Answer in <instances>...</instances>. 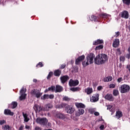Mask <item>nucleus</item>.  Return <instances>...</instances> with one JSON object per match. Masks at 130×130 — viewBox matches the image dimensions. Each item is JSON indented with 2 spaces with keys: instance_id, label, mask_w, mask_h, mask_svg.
<instances>
[{
  "instance_id": "obj_1",
  "label": "nucleus",
  "mask_w": 130,
  "mask_h": 130,
  "mask_svg": "<svg viewBox=\"0 0 130 130\" xmlns=\"http://www.w3.org/2000/svg\"><path fill=\"white\" fill-rule=\"evenodd\" d=\"M108 60V57L106 54H99L94 59V62L96 64H103Z\"/></svg>"
},
{
  "instance_id": "obj_2",
  "label": "nucleus",
  "mask_w": 130,
  "mask_h": 130,
  "mask_svg": "<svg viewBox=\"0 0 130 130\" xmlns=\"http://www.w3.org/2000/svg\"><path fill=\"white\" fill-rule=\"evenodd\" d=\"M94 57H95V56L94 55V54L90 53L87 56V62H83L82 65L83 67H87V66H88V64H91V63H93V60L94 59Z\"/></svg>"
},
{
  "instance_id": "obj_3",
  "label": "nucleus",
  "mask_w": 130,
  "mask_h": 130,
  "mask_svg": "<svg viewBox=\"0 0 130 130\" xmlns=\"http://www.w3.org/2000/svg\"><path fill=\"white\" fill-rule=\"evenodd\" d=\"M36 121L37 123H39V124L45 125V124H47L48 121L45 118H38L36 119Z\"/></svg>"
},
{
  "instance_id": "obj_4",
  "label": "nucleus",
  "mask_w": 130,
  "mask_h": 130,
  "mask_svg": "<svg viewBox=\"0 0 130 130\" xmlns=\"http://www.w3.org/2000/svg\"><path fill=\"white\" fill-rule=\"evenodd\" d=\"M130 90V87L129 85L126 84H123L120 87V92L121 93H127Z\"/></svg>"
},
{
  "instance_id": "obj_5",
  "label": "nucleus",
  "mask_w": 130,
  "mask_h": 130,
  "mask_svg": "<svg viewBox=\"0 0 130 130\" xmlns=\"http://www.w3.org/2000/svg\"><path fill=\"white\" fill-rule=\"evenodd\" d=\"M26 91H27V90L26 89V88L23 87L20 91V96L19 97V100L22 101V100H24V99H26V96H27V94H26Z\"/></svg>"
},
{
  "instance_id": "obj_6",
  "label": "nucleus",
  "mask_w": 130,
  "mask_h": 130,
  "mask_svg": "<svg viewBox=\"0 0 130 130\" xmlns=\"http://www.w3.org/2000/svg\"><path fill=\"white\" fill-rule=\"evenodd\" d=\"M31 95H35L37 98H39L42 95V93H40L39 91L34 89L31 91Z\"/></svg>"
},
{
  "instance_id": "obj_7",
  "label": "nucleus",
  "mask_w": 130,
  "mask_h": 130,
  "mask_svg": "<svg viewBox=\"0 0 130 130\" xmlns=\"http://www.w3.org/2000/svg\"><path fill=\"white\" fill-rule=\"evenodd\" d=\"M78 85H79V81L78 80H73V79H71L69 81V85L70 87L78 86Z\"/></svg>"
},
{
  "instance_id": "obj_8",
  "label": "nucleus",
  "mask_w": 130,
  "mask_h": 130,
  "mask_svg": "<svg viewBox=\"0 0 130 130\" xmlns=\"http://www.w3.org/2000/svg\"><path fill=\"white\" fill-rule=\"evenodd\" d=\"M66 110L67 113H69V114H72V113H74V111H75V109L72 107L71 106H68L66 107Z\"/></svg>"
},
{
  "instance_id": "obj_9",
  "label": "nucleus",
  "mask_w": 130,
  "mask_h": 130,
  "mask_svg": "<svg viewBox=\"0 0 130 130\" xmlns=\"http://www.w3.org/2000/svg\"><path fill=\"white\" fill-rule=\"evenodd\" d=\"M99 100V94L96 93L90 99L91 102H97Z\"/></svg>"
},
{
  "instance_id": "obj_10",
  "label": "nucleus",
  "mask_w": 130,
  "mask_h": 130,
  "mask_svg": "<svg viewBox=\"0 0 130 130\" xmlns=\"http://www.w3.org/2000/svg\"><path fill=\"white\" fill-rule=\"evenodd\" d=\"M85 59V56L84 55H82L79 56L75 61L76 64H80L81 63V61H82Z\"/></svg>"
},
{
  "instance_id": "obj_11",
  "label": "nucleus",
  "mask_w": 130,
  "mask_h": 130,
  "mask_svg": "<svg viewBox=\"0 0 130 130\" xmlns=\"http://www.w3.org/2000/svg\"><path fill=\"white\" fill-rule=\"evenodd\" d=\"M34 109L36 113H37V112L39 113L40 111H42V107L37 104H35L34 106Z\"/></svg>"
},
{
  "instance_id": "obj_12",
  "label": "nucleus",
  "mask_w": 130,
  "mask_h": 130,
  "mask_svg": "<svg viewBox=\"0 0 130 130\" xmlns=\"http://www.w3.org/2000/svg\"><path fill=\"white\" fill-rule=\"evenodd\" d=\"M70 79V77H69V76L66 75V76H63L60 77V80L61 83H62V84H64V83H66V82H67V81H68V80Z\"/></svg>"
},
{
  "instance_id": "obj_13",
  "label": "nucleus",
  "mask_w": 130,
  "mask_h": 130,
  "mask_svg": "<svg viewBox=\"0 0 130 130\" xmlns=\"http://www.w3.org/2000/svg\"><path fill=\"white\" fill-rule=\"evenodd\" d=\"M105 98L106 100H108L109 101H113V100H114L113 96H112V95L111 94H107L105 96Z\"/></svg>"
},
{
  "instance_id": "obj_14",
  "label": "nucleus",
  "mask_w": 130,
  "mask_h": 130,
  "mask_svg": "<svg viewBox=\"0 0 130 130\" xmlns=\"http://www.w3.org/2000/svg\"><path fill=\"white\" fill-rule=\"evenodd\" d=\"M85 92L86 93L87 95H90L93 93V88L91 87H87L85 89Z\"/></svg>"
},
{
  "instance_id": "obj_15",
  "label": "nucleus",
  "mask_w": 130,
  "mask_h": 130,
  "mask_svg": "<svg viewBox=\"0 0 130 130\" xmlns=\"http://www.w3.org/2000/svg\"><path fill=\"white\" fill-rule=\"evenodd\" d=\"M118 46H119V40L116 39L113 43V47L116 48V47H118Z\"/></svg>"
},
{
  "instance_id": "obj_16",
  "label": "nucleus",
  "mask_w": 130,
  "mask_h": 130,
  "mask_svg": "<svg viewBox=\"0 0 130 130\" xmlns=\"http://www.w3.org/2000/svg\"><path fill=\"white\" fill-rule=\"evenodd\" d=\"M104 43V41L103 40H97L93 42V45H98L99 44H103Z\"/></svg>"
},
{
  "instance_id": "obj_17",
  "label": "nucleus",
  "mask_w": 130,
  "mask_h": 130,
  "mask_svg": "<svg viewBox=\"0 0 130 130\" xmlns=\"http://www.w3.org/2000/svg\"><path fill=\"white\" fill-rule=\"evenodd\" d=\"M75 106L77 108H85L86 107V106L82 103H76Z\"/></svg>"
},
{
  "instance_id": "obj_18",
  "label": "nucleus",
  "mask_w": 130,
  "mask_h": 130,
  "mask_svg": "<svg viewBox=\"0 0 130 130\" xmlns=\"http://www.w3.org/2000/svg\"><path fill=\"white\" fill-rule=\"evenodd\" d=\"M84 113H85V110H84V109H79V110L76 112V115L80 116V115H83Z\"/></svg>"
},
{
  "instance_id": "obj_19",
  "label": "nucleus",
  "mask_w": 130,
  "mask_h": 130,
  "mask_svg": "<svg viewBox=\"0 0 130 130\" xmlns=\"http://www.w3.org/2000/svg\"><path fill=\"white\" fill-rule=\"evenodd\" d=\"M122 18H124L125 19L128 18V12L126 11H124L121 14Z\"/></svg>"
},
{
  "instance_id": "obj_20",
  "label": "nucleus",
  "mask_w": 130,
  "mask_h": 130,
  "mask_svg": "<svg viewBox=\"0 0 130 130\" xmlns=\"http://www.w3.org/2000/svg\"><path fill=\"white\" fill-rule=\"evenodd\" d=\"M122 116V112L120 111H117L116 112V117L117 119H119V118H121Z\"/></svg>"
},
{
  "instance_id": "obj_21",
  "label": "nucleus",
  "mask_w": 130,
  "mask_h": 130,
  "mask_svg": "<svg viewBox=\"0 0 130 130\" xmlns=\"http://www.w3.org/2000/svg\"><path fill=\"white\" fill-rule=\"evenodd\" d=\"M4 113L6 115H11V116L14 115V112L11 111V110L9 109L5 110L4 111Z\"/></svg>"
},
{
  "instance_id": "obj_22",
  "label": "nucleus",
  "mask_w": 130,
  "mask_h": 130,
  "mask_svg": "<svg viewBox=\"0 0 130 130\" xmlns=\"http://www.w3.org/2000/svg\"><path fill=\"white\" fill-rule=\"evenodd\" d=\"M103 82H105V83L107 82H111L112 81V77L111 76H109L107 77H105L103 79Z\"/></svg>"
},
{
  "instance_id": "obj_23",
  "label": "nucleus",
  "mask_w": 130,
  "mask_h": 130,
  "mask_svg": "<svg viewBox=\"0 0 130 130\" xmlns=\"http://www.w3.org/2000/svg\"><path fill=\"white\" fill-rule=\"evenodd\" d=\"M56 117L60 118V119H64L66 118V116L61 113H57L56 115Z\"/></svg>"
},
{
  "instance_id": "obj_24",
  "label": "nucleus",
  "mask_w": 130,
  "mask_h": 130,
  "mask_svg": "<svg viewBox=\"0 0 130 130\" xmlns=\"http://www.w3.org/2000/svg\"><path fill=\"white\" fill-rule=\"evenodd\" d=\"M60 74H61V71H60L59 70H55L54 72V75L56 77H59V76H60Z\"/></svg>"
},
{
  "instance_id": "obj_25",
  "label": "nucleus",
  "mask_w": 130,
  "mask_h": 130,
  "mask_svg": "<svg viewBox=\"0 0 130 130\" xmlns=\"http://www.w3.org/2000/svg\"><path fill=\"white\" fill-rule=\"evenodd\" d=\"M22 115L24 118L25 122H28V121H29V120H30V118H29L28 117V115H27V114H25V113H23Z\"/></svg>"
},
{
  "instance_id": "obj_26",
  "label": "nucleus",
  "mask_w": 130,
  "mask_h": 130,
  "mask_svg": "<svg viewBox=\"0 0 130 130\" xmlns=\"http://www.w3.org/2000/svg\"><path fill=\"white\" fill-rule=\"evenodd\" d=\"M62 91V87L59 85L56 86V89H55V92L57 93V92H61Z\"/></svg>"
},
{
  "instance_id": "obj_27",
  "label": "nucleus",
  "mask_w": 130,
  "mask_h": 130,
  "mask_svg": "<svg viewBox=\"0 0 130 130\" xmlns=\"http://www.w3.org/2000/svg\"><path fill=\"white\" fill-rule=\"evenodd\" d=\"M11 108L14 109V108H16L17 106H18V103L16 102H13L11 104Z\"/></svg>"
},
{
  "instance_id": "obj_28",
  "label": "nucleus",
  "mask_w": 130,
  "mask_h": 130,
  "mask_svg": "<svg viewBox=\"0 0 130 130\" xmlns=\"http://www.w3.org/2000/svg\"><path fill=\"white\" fill-rule=\"evenodd\" d=\"M103 47H104V46H103V45H100L99 46H96L95 48V50H100L101 49H103Z\"/></svg>"
},
{
  "instance_id": "obj_29",
  "label": "nucleus",
  "mask_w": 130,
  "mask_h": 130,
  "mask_svg": "<svg viewBox=\"0 0 130 130\" xmlns=\"http://www.w3.org/2000/svg\"><path fill=\"white\" fill-rule=\"evenodd\" d=\"M2 128L4 130H11V128L9 125H5L2 127Z\"/></svg>"
},
{
  "instance_id": "obj_30",
  "label": "nucleus",
  "mask_w": 130,
  "mask_h": 130,
  "mask_svg": "<svg viewBox=\"0 0 130 130\" xmlns=\"http://www.w3.org/2000/svg\"><path fill=\"white\" fill-rule=\"evenodd\" d=\"M49 95L48 94H44L42 98L41 99L42 100H45V99H49Z\"/></svg>"
},
{
  "instance_id": "obj_31",
  "label": "nucleus",
  "mask_w": 130,
  "mask_h": 130,
  "mask_svg": "<svg viewBox=\"0 0 130 130\" xmlns=\"http://www.w3.org/2000/svg\"><path fill=\"white\" fill-rule=\"evenodd\" d=\"M123 4L126 5L127 6H129L130 5V0H122Z\"/></svg>"
},
{
  "instance_id": "obj_32",
  "label": "nucleus",
  "mask_w": 130,
  "mask_h": 130,
  "mask_svg": "<svg viewBox=\"0 0 130 130\" xmlns=\"http://www.w3.org/2000/svg\"><path fill=\"white\" fill-rule=\"evenodd\" d=\"M51 108H52V105L48 104L46 106V109H45V110H48V109Z\"/></svg>"
},
{
  "instance_id": "obj_33",
  "label": "nucleus",
  "mask_w": 130,
  "mask_h": 130,
  "mask_svg": "<svg viewBox=\"0 0 130 130\" xmlns=\"http://www.w3.org/2000/svg\"><path fill=\"white\" fill-rule=\"evenodd\" d=\"M49 91H52V92H54L55 91V87L51 86V87L48 88Z\"/></svg>"
},
{
  "instance_id": "obj_34",
  "label": "nucleus",
  "mask_w": 130,
  "mask_h": 130,
  "mask_svg": "<svg viewBox=\"0 0 130 130\" xmlns=\"http://www.w3.org/2000/svg\"><path fill=\"white\" fill-rule=\"evenodd\" d=\"M114 96H117L118 95V90L117 89H114L113 90Z\"/></svg>"
},
{
  "instance_id": "obj_35",
  "label": "nucleus",
  "mask_w": 130,
  "mask_h": 130,
  "mask_svg": "<svg viewBox=\"0 0 130 130\" xmlns=\"http://www.w3.org/2000/svg\"><path fill=\"white\" fill-rule=\"evenodd\" d=\"M109 16V15L107 14H105V13L102 14V17L103 18H105L106 19H107V18H108Z\"/></svg>"
},
{
  "instance_id": "obj_36",
  "label": "nucleus",
  "mask_w": 130,
  "mask_h": 130,
  "mask_svg": "<svg viewBox=\"0 0 130 130\" xmlns=\"http://www.w3.org/2000/svg\"><path fill=\"white\" fill-rule=\"evenodd\" d=\"M53 75V73L52 72H49L48 76H47V79H50V78H51V77H52V75Z\"/></svg>"
},
{
  "instance_id": "obj_37",
  "label": "nucleus",
  "mask_w": 130,
  "mask_h": 130,
  "mask_svg": "<svg viewBox=\"0 0 130 130\" xmlns=\"http://www.w3.org/2000/svg\"><path fill=\"white\" fill-rule=\"evenodd\" d=\"M62 99L63 101H70L71 100V99L68 96H64Z\"/></svg>"
},
{
  "instance_id": "obj_38",
  "label": "nucleus",
  "mask_w": 130,
  "mask_h": 130,
  "mask_svg": "<svg viewBox=\"0 0 130 130\" xmlns=\"http://www.w3.org/2000/svg\"><path fill=\"white\" fill-rule=\"evenodd\" d=\"M115 86H116V84H111L109 85V88L110 89H113L114 88H115Z\"/></svg>"
},
{
  "instance_id": "obj_39",
  "label": "nucleus",
  "mask_w": 130,
  "mask_h": 130,
  "mask_svg": "<svg viewBox=\"0 0 130 130\" xmlns=\"http://www.w3.org/2000/svg\"><path fill=\"white\" fill-rule=\"evenodd\" d=\"M42 67H43V63H42V62H40L37 65V68H42Z\"/></svg>"
},
{
  "instance_id": "obj_40",
  "label": "nucleus",
  "mask_w": 130,
  "mask_h": 130,
  "mask_svg": "<svg viewBox=\"0 0 130 130\" xmlns=\"http://www.w3.org/2000/svg\"><path fill=\"white\" fill-rule=\"evenodd\" d=\"M71 91H73V92H75L76 91H78L79 90V88L78 87H73L71 88Z\"/></svg>"
},
{
  "instance_id": "obj_41",
  "label": "nucleus",
  "mask_w": 130,
  "mask_h": 130,
  "mask_svg": "<svg viewBox=\"0 0 130 130\" xmlns=\"http://www.w3.org/2000/svg\"><path fill=\"white\" fill-rule=\"evenodd\" d=\"M120 60L121 61H124L125 60V58L124 57V56H120Z\"/></svg>"
},
{
  "instance_id": "obj_42",
  "label": "nucleus",
  "mask_w": 130,
  "mask_h": 130,
  "mask_svg": "<svg viewBox=\"0 0 130 130\" xmlns=\"http://www.w3.org/2000/svg\"><path fill=\"white\" fill-rule=\"evenodd\" d=\"M66 106V105L64 104H61L59 106V107H57V108H62V107H64Z\"/></svg>"
},
{
  "instance_id": "obj_43",
  "label": "nucleus",
  "mask_w": 130,
  "mask_h": 130,
  "mask_svg": "<svg viewBox=\"0 0 130 130\" xmlns=\"http://www.w3.org/2000/svg\"><path fill=\"white\" fill-rule=\"evenodd\" d=\"M54 98V95L53 94L49 95V99H53Z\"/></svg>"
},
{
  "instance_id": "obj_44",
  "label": "nucleus",
  "mask_w": 130,
  "mask_h": 130,
  "mask_svg": "<svg viewBox=\"0 0 130 130\" xmlns=\"http://www.w3.org/2000/svg\"><path fill=\"white\" fill-rule=\"evenodd\" d=\"M120 32L119 31H117L115 33V35L114 36V37H118V36H119V35H120Z\"/></svg>"
},
{
  "instance_id": "obj_45",
  "label": "nucleus",
  "mask_w": 130,
  "mask_h": 130,
  "mask_svg": "<svg viewBox=\"0 0 130 130\" xmlns=\"http://www.w3.org/2000/svg\"><path fill=\"white\" fill-rule=\"evenodd\" d=\"M4 123H6V121H5L4 120H0V125L4 124Z\"/></svg>"
},
{
  "instance_id": "obj_46",
  "label": "nucleus",
  "mask_w": 130,
  "mask_h": 130,
  "mask_svg": "<svg viewBox=\"0 0 130 130\" xmlns=\"http://www.w3.org/2000/svg\"><path fill=\"white\" fill-rule=\"evenodd\" d=\"M24 125H21L18 128V130H23L24 129Z\"/></svg>"
},
{
  "instance_id": "obj_47",
  "label": "nucleus",
  "mask_w": 130,
  "mask_h": 130,
  "mask_svg": "<svg viewBox=\"0 0 130 130\" xmlns=\"http://www.w3.org/2000/svg\"><path fill=\"white\" fill-rule=\"evenodd\" d=\"M122 78L120 77V78H119L118 79H117V82L118 83H120V82H122Z\"/></svg>"
},
{
  "instance_id": "obj_48",
  "label": "nucleus",
  "mask_w": 130,
  "mask_h": 130,
  "mask_svg": "<svg viewBox=\"0 0 130 130\" xmlns=\"http://www.w3.org/2000/svg\"><path fill=\"white\" fill-rule=\"evenodd\" d=\"M98 91H101V90H102L103 89V87L102 86H100L97 88Z\"/></svg>"
},
{
  "instance_id": "obj_49",
  "label": "nucleus",
  "mask_w": 130,
  "mask_h": 130,
  "mask_svg": "<svg viewBox=\"0 0 130 130\" xmlns=\"http://www.w3.org/2000/svg\"><path fill=\"white\" fill-rule=\"evenodd\" d=\"M94 115H95V116H99V112H95L94 113Z\"/></svg>"
},
{
  "instance_id": "obj_50",
  "label": "nucleus",
  "mask_w": 130,
  "mask_h": 130,
  "mask_svg": "<svg viewBox=\"0 0 130 130\" xmlns=\"http://www.w3.org/2000/svg\"><path fill=\"white\" fill-rule=\"evenodd\" d=\"M126 69L127 70H128V71H129V72H130V64H128L126 66Z\"/></svg>"
},
{
  "instance_id": "obj_51",
  "label": "nucleus",
  "mask_w": 130,
  "mask_h": 130,
  "mask_svg": "<svg viewBox=\"0 0 130 130\" xmlns=\"http://www.w3.org/2000/svg\"><path fill=\"white\" fill-rule=\"evenodd\" d=\"M112 108V106L111 105H108L107 107V109H109V110H110Z\"/></svg>"
},
{
  "instance_id": "obj_52",
  "label": "nucleus",
  "mask_w": 130,
  "mask_h": 130,
  "mask_svg": "<svg viewBox=\"0 0 130 130\" xmlns=\"http://www.w3.org/2000/svg\"><path fill=\"white\" fill-rule=\"evenodd\" d=\"M64 68H66V64H65L61 65L60 69H64Z\"/></svg>"
},
{
  "instance_id": "obj_53",
  "label": "nucleus",
  "mask_w": 130,
  "mask_h": 130,
  "mask_svg": "<svg viewBox=\"0 0 130 130\" xmlns=\"http://www.w3.org/2000/svg\"><path fill=\"white\" fill-rule=\"evenodd\" d=\"M35 130H41V128L38 126L36 127Z\"/></svg>"
},
{
  "instance_id": "obj_54",
  "label": "nucleus",
  "mask_w": 130,
  "mask_h": 130,
  "mask_svg": "<svg viewBox=\"0 0 130 130\" xmlns=\"http://www.w3.org/2000/svg\"><path fill=\"white\" fill-rule=\"evenodd\" d=\"M26 129H30V126L25 125Z\"/></svg>"
},
{
  "instance_id": "obj_55",
  "label": "nucleus",
  "mask_w": 130,
  "mask_h": 130,
  "mask_svg": "<svg viewBox=\"0 0 130 130\" xmlns=\"http://www.w3.org/2000/svg\"><path fill=\"white\" fill-rule=\"evenodd\" d=\"M100 129H104V125H101Z\"/></svg>"
},
{
  "instance_id": "obj_56",
  "label": "nucleus",
  "mask_w": 130,
  "mask_h": 130,
  "mask_svg": "<svg viewBox=\"0 0 130 130\" xmlns=\"http://www.w3.org/2000/svg\"><path fill=\"white\" fill-rule=\"evenodd\" d=\"M127 57L128 59H129L130 58V53H128L127 54Z\"/></svg>"
},
{
  "instance_id": "obj_57",
  "label": "nucleus",
  "mask_w": 130,
  "mask_h": 130,
  "mask_svg": "<svg viewBox=\"0 0 130 130\" xmlns=\"http://www.w3.org/2000/svg\"><path fill=\"white\" fill-rule=\"evenodd\" d=\"M33 82H34V83H37V79H34Z\"/></svg>"
},
{
  "instance_id": "obj_58",
  "label": "nucleus",
  "mask_w": 130,
  "mask_h": 130,
  "mask_svg": "<svg viewBox=\"0 0 130 130\" xmlns=\"http://www.w3.org/2000/svg\"><path fill=\"white\" fill-rule=\"evenodd\" d=\"M48 91H49V90H48V89H46L45 91V93H46V92H48Z\"/></svg>"
},
{
  "instance_id": "obj_59",
  "label": "nucleus",
  "mask_w": 130,
  "mask_h": 130,
  "mask_svg": "<svg viewBox=\"0 0 130 130\" xmlns=\"http://www.w3.org/2000/svg\"><path fill=\"white\" fill-rule=\"evenodd\" d=\"M93 18H94V19H96V16H93Z\"/></svg>"
}]
</instances>
